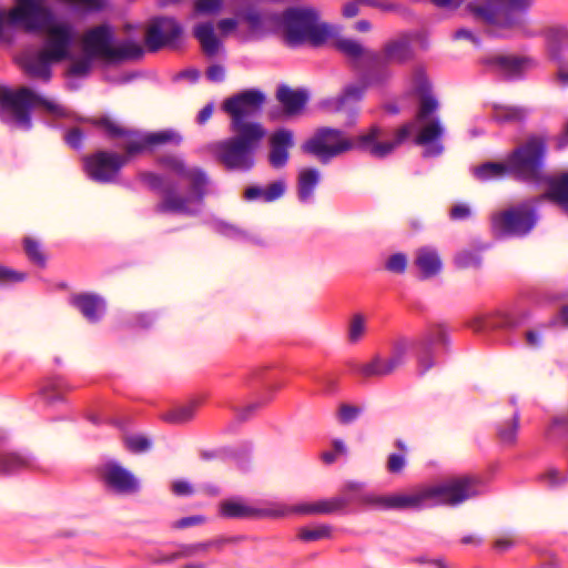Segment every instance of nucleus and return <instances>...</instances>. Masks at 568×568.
Wrapping results in <instances>:
<instances>
[{
    "label": "nucleus",
    "instance_id": "nucleus-59",
    "mask_svg": "<svg viewBox=\"0 0 568 568\" xmlns=\"http://www.w3.org/2000/svg\"><path fill=\"white\" fill-rule=\"evenodd\" d=\"M406 466V457L404 454L392 453L386 463V469L390 474H399Z\"/></svg>",
    "mask_w": 568,
    "mask_h": 568
},
{
    "label": "nucleus",
    "instance_id": "nucleus-60",
    "mask_svg": "<svg viewBox=\"0 0 568 568\" xmlns=\"http://www.w3.org/2000/svg\"><path fill=\"white\" fill-rule=\"evenodd\" d=\"M222 8L221 0H196L194 2V10L197 13H215Z\"/></svg>",
    "mask_w": 568,
    "mask_h": 568
},
{
    "label": "nucleus",
    "instance_id": "nucleus-33",
    "mask_svg": "<svg viewBox=\"0 0 568 568\" xmlns=\"http://www.w3.org/2000/svg\"><path fill=\"white\" fill-rule=\"evenodd\" d=\"M384 53L389 62L405 63L413 58V50L406 39H398L388 42L384 48Z\"/></svg>",
    "mask_w": 568,
    "mask_h": 568
},
{
    "label": "nucleus",
    "instance_id": "nucleus-52",
    "mask_svg": "<svg viewBox=\"0 0 568 568\" xmlns=\"http://www.w3.org/2000/svg\"><path fill=\"white\" fill-rule=\"evenodd\" d=\"M365 333V320L361 314L354 315L348 329V338L352 343L358 342Z\"/></svg>",
    "mask_w": 568,
    "mask_h": 568
},
{
    "label": "nucleus",
    "instance_id": "nucleus-19",
    "mask_svg": "<svg viewBox=\"0 0 568 568\" xmlns=\"http://www.w3.org/2000/svg\"><path fill=\"white\" fill-rule=\"evenodd\" d=\"M276 99L283 106V111L276 109L268 112L272 120H278L282 115L292 116L301 113L305 108L308 95L304 90H294L288 85H281L276 91Z\"/></svg>",
    "mask_w": 568,
    "mask_h": 568
},
{
    "label": "nucleus",
    "instance_id": "nucleus-8",
    "mask_svg": "<svg viewBox=\"0 0 568 568\" xmlns=\"http://www.w3.org/2000/svg\"><path fill=\"white\" fill-rule=\"evenodd\" d=\"M438 108L439 103L434 95L427 93L422 94L415 119L409 122L414 124V129L403 141L404 143L413 134L418 124L419 130L414 136V143L424 146V158H436L444 152V145L440 140L444 136L445 128L439 116L435 115ZM407 123L408 122L405 124Z\"/></svg>",
    "mask_w": 568,
    "mask_h": 568
},
{
    "label": "nucleus",
    "instance_id": "nucleus-32",
    "mask_svg": "<svg viewBox=\"0 0 568 568\" xmlns=\"http://www.w3.org/2000/svg\"><path fill=\"white\" fill-rule=\"evenodd\" d=\"M320 182V172L316 169H303L298 174L297 193L302 202H307Z\"/></svg>",
    "mask_w": 568,
    "mask_h": 568
},
{
    "label": "nucleus",
    "instance_id": "nucleus-28",
    "mask_svg": "<svg viewBox=\"0 0 568 568\" xmlns=\"http://www.w3.org/2000/svg\"><path fill=\"white\" fill-rule=\"evenodd\" d=\"M286 185L282 180L274 181L268 184L265 189L256 185L246 187L244 197L247 201L262 200L263 202L270 203L278 200L285 193Z\"/></svg>",
    "mask_w": 568,
    "mask_h": 568
},
{
    "label": "nucleus",
    "instance_id": "nucleus-4",
    "mask_svg": "<svg viewBox=\"0 0 568 568\" xmlns=\"http://www.w3.org/2000/svg\"><path fill=\"white\" fill-rule=\"evenodd\" d=\"M38 106L58 119L70 115V111L64 105L38 94L28 87L16 90L0 88V120L3 123L29 131L32 128L31 110Z\"/></svg>",
    "mask_w": 568,
    "mask_h": 568
},
{
    "label": "nucleus",
    "instance_id": "nucleus-22",
    "mask_svg": "<svg viewBox=\"0 0 568 568\" xmlns=\"http://www.w3.org/2000/svg\"><path fill=\"white\" fill-rule=\"evenodd\" d=\"M414 265L419 271V277L422 280H428L442 272L443 261L437 250L423 246L415 253Z\"/></svg>",
    "mask_w": 568,
    "mask_h": 568
},
{
    "label": "nucleus",
    "instance_id": "nucleus-53",
    "mask_svg": "<svg viewBox=\"0 0 568 568\" xmlns=\"http://www.w3.org/2000/svg\"><path fill=\"white\" fill-rule=\"evenodd\" d=\"M159 163L161 165L172 170L173 172H175L176 174H179L181 176H183L187 172L184 161L174 155L161 156L159 159Z\"/></svg>",
    "mask_w": 568,
    "mask_h": 568
},
{
    "label": "nucleus",
    "instance_id": "nucleus-62",
    "mask_svg": "<svg viewBox=\"0 0 568 568\" xmlns=\"http://www.w3.org/2000/svg\"><path fill=\"white\" fill-rule=\"evenodd\" d=\"M84 134L79 128L70 129L65 135V143L74 150H79L82 146Z\"/></svg>",
    "mask_w": 568,
    "mask_h": 568
},
{
    "label": "nucleus",
    "instance_id": "nucleus-45",
    "mask_svg": "<svg viewBox=\"0 0 568 568\" xmlns=\"http://www.w3.org/2000/svg\"><path fill=\"white\" fill-rule=\"evenodd\" d=\"M454 262L459 270L479 268L481 266V256L478 251L464 250L456 254Z\"/></svg>",
    "mask_w": 568,
    "mask_h": 568
},
{
    "label": "nucleus",
    "instance_id": "nucleus-25",
    "mask_svg": "<svg viewBox=\"0 0 568 568\" xmlns=\"http://www.w3.org/2000/svg\"><path fill=\"white\" fill-rule=\"evenodd\" d=\"M541 181L547 183L548 189L539 199L557 203L568 211V172H562L558 176L541 175Z\"/></svg>",
    "mask_w": 568,
    "mask_h": 568
},
{
    "label": "nucleus",
    "instance_id": "nucleus-63",
    "mask_svg": "<svg viewBox=\"0 0 568 568\" xmlns=\"http://www.w3.org/2000/svg\"><path fill=\"white\" fill-rule=\"evenodd\" d=\"M204 521H205V518L203 516H200V515L189 516V517H183V518L176 520L172 527L175 529H184V528H187L191 526L201 525Z\"/></svg>",
    "mask_w": 568,
    "mask_h": 568
},
{
    "label": "nucleus",
    "instance_id": "nucleus-44",
    "mask_svg": "<svg viewBox=\"0 0 568 568\" xmlns=\"http://www.w3.org/2000/svg\"><path fill=\"white\" fill-rule=\"evenodd\" d=\"M568 432V420L565 416H555L545 432L549 443L560 442Z\"/></svg>",
    "mask_w": 568,
    "mask_h": 568
},
{
    "label": "nucleus",
    "instance_id": "nucleus-2",
    "mask_svg": "<svg viewBox=\"0 0 568 568\" xmlns=\"http://www.w3.org/2000/svg\"><path fill=\"white\" fill-rule=\"evenodd\" d=\"M413 129V123L403 124L395 131L392 140H384L386 133L379 125H372L366 132L357 135L355 139L346 136L338 129L324 126L317 129L312 138L305 141L302 150L316 156L323 164L355 149L365 151L374 158L383 159L403 144V141L410 134Z\"/></svg>",
    "mask_w": 568,
    "mask_h": 568
},
{
    "label": "nucleus",
    "instance_id": "nucleus-47",
    "mask_svg": "<svg viewBox=\"0 0 568 568\" xmlns=\"http://www.w3.org/2000/svg\"><path fill=\"white\" fill-rule=\"evenodd\" d=\"M94 124L97 126L102 128L110 138H123L135 135V133L131 132L130 130H126L125 128L121 126L119 123L106 116L95 120Z\"/></svg>",
    "mask_w": 568,
    "mask_h": 568
},
{
    "label": "nucleus",
    "instance_id": "nucleus-30",
    "mask_svg": "<svg viewBox=\"0 0 568 568\" xmlns=\"http://www.w3.org/2000/svg\"><path fill=\"white\" fill-rule=\"evenodd\" d=\"M474 175L481 182L491 180H501L508 175H513L509 162L506 159L505 162H486L474 169Z\"/></svg>",
    "mask_w": 568,
    "mask_h": 568
},
{
    "label": "nucleus",
    "instance_id": "nucleus-14",
    "mask_svg": "<svg viewBox=\"0 0 568 568\" xmlns=\"http://www.w3.org/2000/svg\"><path fill=\"white\" fill-rule=\"evenodd\" d=\"M181 24L173 18H155L145 31V48L150 52H158L166 45L174 43L182 34Z\"/></svg>",
    "mask_w": 568,
    "mask_h": 568
},
{
    "label": "nucleus",
    "instance_id": "nucleus-55",
    "mask_svg": "<svg viewBox=\"0 0 568 568\" xmlns=\"http://www.w3.org/2000/svg\"><path fill=\"white\" fill-rule=\"evenodd\" d=\"M524 111L516 108H500L496 110V119L499 122L519 121L524 118Z\"/></svg>",
    "mask_w": 568,
    "mask_h": 568
},
{
    "label": "nucleus",
    "instance_id": "nucleus-23",
    "mask_svg": "<svg viewBox=\"0 0 568 568\" xmlns=\"http://www.w3.org/2000/svg\"><path fill=\"white\" fill-rule=\"evenodd\" d=\"M527 318L528 314L526 312H496L478 320L475 324V329L515 328L521 325Z\"/></svg>",
    "mask_w": 568,
    "mask_h": 568
},
{
    "label": "nucleus",
    "instance_id": "nucleus-10",
    "mask_svg": "<svg viewBox=\"0 0 568 568\" xmlns=\"http://www.w3.org/2000/svg\"><path fill=\"white\" fill-rule=\"evenodd\" d=\"M190 181V195H182L178 192L175 184H170L163 189V197L154 206V211L159 214H183L193 216L199 210L193 209L192 204L201 205L206 195V186L209 183L205 172L201 169L187 170L183 175Z\"/></svg>",
    "mask_w": 568,
    "mask_h": 568
},
{
    "label": "nucleus",
    "instance_id": "nucleus-27",
    "mask_svg": "<svg viewBox=\"0 0 568 568\" xmlns=\"http://www.w3.org/2000/svg\"><path fill=\"white\" fill-rule=\"evenodd\" d=\"M33 459L30 455L19 452H0V475H12L31 469Z\"/></svg>",
    "mask_w": 568,
    "mask_h": 568
},
{
    "label": "nucleus",
    "instance_id": "nucleus-11",
    "mask_svg": "<svg viewBox=\"0 0 568 568\" xmlns=\"http://www.w3.org/2000/svg\"><path fill=\"white\" fill-rule=\"evenodd\" d=\"M546 149V140L538 135L514 149L507 155L513 175L525 182H540Z\"/></svg>",
    "mask_w": 568,
    "mask_h": 568
},
{
    "label": "nucleus",
    "instance_id": "nucleus-6",
    "mask_svg": "<svg viewBox=\"0 0 568 568\" xmlns=\"http://www.w3.org/2000/svg\"><path fill=\"white\" fill-rule=\"evenodd\" d=\"M231 132L232 136L207 144L206 151L226 170H252L255 165L254 153L266 135L244 131Z\"/></svg>",
    "mask_w": 568,
    "mask_h": 568
},
{
    "label": "nucleus",
    "instance_id": "nucleus-46",
    "mask_svg": "<svg viewBox=\"0 0 568 568\" xmlns=\"http://www.w3.org/2000/svg\"><path fill=\"white\" fill-rule=\"evenodd\" d=\"M93 59L94 58L89 53H84L81 58L72 59L67 70L68 75L79 78L87 77L92 69Z\"/></svg>",
    "mask_w": 568,
    "mask_h": 568
},
{
    "label": "nucleus",
    "instance_id": "nucleus-7",
    "mask_svg": "<svg viewBox=\"0 0 568 568\" xmlns=\"http://www.w3.org/2000/svg\"><path fill=\"white\" fill-rule=\"evenodd\" d=\"M530 3V0H483L468 2L467 9L475 20L498 32L520 28Z\"/></svg>",
    "mask_w": 568,
    "mask_h": 568
},
{
    "label": "nucleus",
    "instance_id": "nucleus-61",
    "mask_svg": "<svg viewBox=\"0 0 568 568\" xmlns=\"http://www.w3.org/2000/svg\"><path fill=\"white\" fill-rule=\"evenodd\" d=\"M27 277L23 272H18L7 266L0 265V282L1 283H17L22 282Z\"/></svg>",
    "mask_w": 568,
    "mask_h": 568
},
{
    "label": "nucleus",
    "instance_id": "nucleus-18",
    "mask_svg": "<svg viewBox=\"0 0 568 568\" xmlns=\"http://www.w3.org/2000/svg\"><path fill=\"white\" fill-rule=\"evenodd\" d=\"M112 40L113 34L109 24L91 28L82 37L83 51L93 58H102L109 61Z\"/></svg>",
    "mask_w": 568,
    "mask_h": 568
},
{
    "label": "nucleus",
    "instance_id": "nucleus-20",
    "mask_svg": "<svg viewBox=\"0 0 568 568\" xmlns=\"http://www.w3.org/2000/svg\"><path fill=\"white\" fill-rule=\"evenodd\" d=\"M351 503L346 496H335L312 503H301L292 507L291 511L303 516L329 515L343 510Z\"/></svg>",
    "mask_w": 568,
    "mask_h": 568
},
{
    "label": "nucleus",
    "instance_id": "nucleus-26",
    "mask_svg": "<svg viewBox=\"0 0 568 568\" xmlns=\"http://www.w3.org/2000/svg\"><path fill=\"white\" fill-rule=\"evenodd\" d=\"M495 70L507 79L519 77L528 65V60L517 55L498 54L487 60Z\"/></svg>",
    "mask_w": 568,
    "mask_h": 568
},
{
    "label": "nucleus",
    "instance_id": "nucleus-39",
    "mask_svg": "<svg viewBox=\"0 0 568 568\" xmlns=\"http://www.w3.org/2000/svg\"><path fill=\"white\" fill-rule=\"evenodd\" d=\"M22 244L27 257L39 267H45L47 256L42 250L41 243L31 236H26Z\"/></svg>",
    "mask_w": 568,
    "mask_h": 568
},
{
    "label": "nucleus",
    "instance_id": "nucleus-58",
    "mask_svg": "<svg viewBox=\"0 0 568 568\" xmlns=\"http://www.w3.org/2000/svg\"><path fill=\"white\" fill-rule=\"evenodd\" d=\"M148 141V134L144 136L131 139L124 146V150L126 152V158L141 153L144 149L150 146V143Z\"/></svg>",
    "mask_w": 568,
    "mask_h": 568
},
{
    "label": "nucleus",
    "instance_id": "nucleus-56",
    "mask_svg": "<svg viewBox=\"0 0 568 568\" xmlns=\"http://www.w3.org/2000/svg\"><path fill=\"white\" fill-rule=\"evenodd\" d=\"M539 479L548 488H556L565 484V476L559 475L555 468L547 469L544 474L540 475Z\"/></svg>",
    "mask_w": 568,
    "mask_h": 568
},
{
    "label": "nucleus",
    "instance_id": "nucleus-13",
    "mask_svg": "<svg viewBox=\"0 0 568 568\" xmlns=\"http://www.w3.org/2000/svg\"><path fill=\"white\" fill-rule=\"evenodd\" d=\"M126 162L125 155L98 151L84 159V170L91 180L99 183H111Z\"/></svg>",
    "mask_w": 568,
    "mask_h": 568
},
{
    "label": "nucleus",
    "instance_id": "nucleus-15",
    "mask_svg": "<svg viewBox=\"0 0 568 568\" xmlns=\"http://www.w3.org/2000/svg\"><path fill=\"white\" fill-rule=\"evenodd\" d=\"M100 476L103 484L116 494L131 495L140 490L139 479L118 462L105 463Z\"/></svg>",
    "mask_w": 568,
    "mask_h": 568
},
{
    "label": "nucleus",
    "instance_id": "nucleus-31",
    "mask_svg": "<svg viewBox=\"0 0 568 568\" xmlns=\"http://www.w3.org/2000/svg\"><path fill=\"white\" fill-rule=\"evenodd\" d=\"M145 49L143 45L133 40H125L112 47L109 62L135 61L143 58Z\"/></svg>",
    "mask_w": 568,
    "mask_h": 568
},
{
    "label": "nucleus",
    "instance_id": "nucleus-17",
    "mask_svg": "<svg viewBox=\"0 0 568 568\" xmlns=\"http://www.w3.org/2000/svg\"><path fill=\"white\" fill-rule=\"evenodd\" d=\"M236 14L251 31H258L266 21H276L277 14L268 10V0H237Z\"/></svg>",
    "mask_w": 568,
    "mask_h": 568
},
{
    "label": "nucleus",
    "instance_id": "nucleus-36",
    "mask_svg": "<svg viewBox=\"0 0 568 568\" xmlns=\"http://www.w3.org/2000/svg\"><path fill=\"white\" fill-rule=\"evenodd\" d=\"M566 41L567 33L564 28H551L547 31L548 52L552 60H561Z\"/></svg>",
    "mask_w": 568,
    "mask_h": 568
},
{
    "label": "nucleus",
    "instance_id": "nucleus-49",
    "mask_svg": "<svg viewBox=\"0 0 568 568\" xmlns=\"http://www.w3.org/2000/svg\"><path fill=\"white\" fill-rule=\"evenodd\" d=\"M138 176L139 180L144 183L151 191H159L161 193V199L163 197V189L172 184L171 182L164 183L163 176L153 172H140Z\"/></svg>",
    "mask_w": 568,
    "mask_h": 568
},
{
    "label": "nucleus",
    "instance_id": "nucleus-42",
    "mask_svg": "<svg viewBox=\"0 0 568 568\" xmlns=\"http://www.w3.org/2000/svg\"><path fill=\"white\" fill-rule=\"evenodd\" d=\"M335 48L346 58L357 60L366 53L364 47L351 38H339L334 43Z\"/></svg>",
    "mask_w": 568,
    "mask_h": 568
},
{
    "label": "nucleus",
    "instance_id": "nucleus-40",
    "mask_svg": "<svg viewBox=\"0 0 568 568\" xmlns=\"http://www.w3.org/2000/svg\"><path fill=\"white\" fill-rule=\"evenodd\" d=\"M124 447L133 454H142L151 449L152 440L143 434H129L122 436Z\"/></svg>",
    "mask_w": 568,
    "mask_h": 568
},
{
    "label": "nucleus",
    "instance_id": "nucleus-16",
    "mask_svg": "<svg viewBox=\"0 0 568 568\" xmlns=\"http://www.w3.org/2000/svg\"><path fill=\"white\" fill-rule=\"evenodd\" d=\"M408 347L407 341H399L388 358L375 356L369 363L358 368L359 374L365 377H384L394 373L404 364Z\"/></svg>",
    "mask_w": 568,
    "mask_h": 568
},
{
    "label": "nucleus",
    "instance_id": "nucleus-1",
    "mask_svg": "<svg viewBox=\"0 0 568 568\" xmlns=\"http://www.w3.org/2000/svg\"><path fill=\"white\" fill-rule=\"evenodd\" d=\"M8 19L13 24H23L28 31L44 32L42 47L23 52L18 62L30 78L49 82L52 64L70 59L72 28L65 23H51L52 13L47 0H16Z\"/></svg>",
    "mask_w": 568,
    "mask_h": 568
},
{
    "label": "nucleus",
    "instance_id": "nucleus-9",
    "mask_svg": "<svg viewBox=\"0 0 568 568\" xmlns=\"http://www.w3.org/2000/svg\"><path fill=\"white\" fill-rule=\"evenodd\" d=\"M265 101V94L258 89L244 90L225 99L222 103V110L231 119L230 131H244L266 135L267 131L262 123L250 121L251 118L261 113Z\"/></svg>",
    "mask_w": 568,
    "mask_h": 568
},
{
    "label": "nucleus",
    "instance_id": "nucleus-43",
    "mask_svg": "<svg viewBox=\"0 0 568 568\" xmlns=\"http://www.w3.org/2000/svg\"><path fill=\"white\" fill-rule=\"evenodd\" d=\"M364 89L361 87H347L344 93L335 101V110L338 112L352 109L353 103H357L363 98Z\"/></svg>",
    "mask_w": 568,
    "mask_h": 568
},
{
    "label": "nucleus",
    "instance_id": "nucleus-54",
    "mask_svg": "<svg viewBox=\"0 0 568 568\" xmlns=\"http://www.w3.org/2000/svg\"><path fill=\"white\" fill-rule=\"evenodd\" d=\"M362 413L358 406L342 404L338 409V419L342 424H349L354 422Z\"/></svg>",
    "mask_w": 568,
    "mask_h": 568
},
{
    "label": "nucleus",
    "instance_id": "nucleus-12",
    "mask_svg": "<svg viewBox=\"0 0 568 568\" xmlns=\"http://www.w3.org/2000/svg\"><path fill=\"white\" fill-rule=\"evenodd\" d=\"M537 212L529 203H520L491 217V227L498 236H525L537 223Z\"/></svg>",
    "mask_w": 568,
    "mask_h": 568
},
{
    "label": "nucleus",
    "instance_id": "nucleus-57",
    "mask_svg": "<svg viewBox=\"0 0 568 568\" xmlns=\"http://www.w3.org/2000/svg\"><path fill=\"white\" fill-rule=\"evenodd\" d=\"M407 267V257L404 253L393 254L387 263L386 268L394 273H404Z\"/></svg>",
    "mask_w": 568,
    "mask_h": 568
},
{
    "label": "nucleus",
    "instance_id": "nucleus-41",
    "mask_svg": "<svg viewBox=\"0 0 568 568\" xmlns=\"http://www.w3.org/2000/svg\"><path fill=\"white\" fill-rule=\"evenodd\" d=\"M332 526L321 524L314 527H302L298 529V538L303 541L311 542L321 539H329L332 537Z\"/></svg>",
    "mask_w": 568,
    "mask_h": 568
},
{
    "label": "nucleus",
    "instance_id": "nucleus-24",
    "mask_svg": "<svg viewBox=\"0 0 568 568\" xmlns=\"http://www.w3.org/2000/svg\"><path fill=\"white\" fill-rule=\"evenodd\" d=\"M71 305L79 310V312L90 323L100 321L104 313V302L101 297L94 294L81 293L74 294L70 298Z\"/></svg>",
    "mask_w": 568,
    "mask_h": 568
},
{
    "label": "nucleus",
    "instance_id": "nucleus-64",
    "mask_svg": "<svg viewBox=\"0 0 568 568\" xmlns=\"http://www.w3.org/2000/svg\"><path fill=\"white\" fill-rule=\"evenodd\" d=\"M206 77L211 82H223L225 79V68L222 64H212L207 68Z\"/></svg>",
    "mask_w": 568,
    "mask_h": 568
},
{
    "label": "nucleus",
    "instance_id": "nucleus-51",
    "mask_svg": "<svg viewBox=\"0 0 568 568\" xmlns=\"http://www.w3.org/2000/svg\"><path fill=\"white\" fill-rule=\"evenodd\" d=\"M209 550H210V544H207V541L187 545V546H184L180 552L173 554L171 556L170 560H174V559H178L181 557H193L197 554H205Z\"/></svg>",
    "mask_w": 568,
    "mask_h": 568
},
{
    "label": "nucleus",
    "instance_id": "nucleus-48",
    "mask_svg": "<svg viewBox=\"0 0 568 568\" xmlns=\"http://www.w3.org/2000/svg\"><path fill=\"white\" fill-rule=\"evenodd\" d=\"M150 146L160 144H175L179 145L182 142V136L174 130H163L148 134V141Z\"/></svg>",
    "mask_w": 568,
    "mask_h": 568
},
{
    "label": "nucleus",
    "instance_id": "nucleus-50",
    "mask_svg": "<svg viewBox=\"0 0 568 568\" xmlns=\"http://www.w3.org/2000/svg\"><path fill=\"white\" fill-rule=\"evenodd\" d=\"M67 385L59 379H51L45 383L41 392L48 402H54L62 398L67 390Z\"/></svg>",
    "mask_w": 568,
    "mask_h": 568
},
{
    "label": "nucleus",
    "instance_id": "nucleus-37",
    "mask_svg": "<svg viewBox=\"0 0 568 568\" xmlns=\"http://www.w3.org/2000/svg\"><path fill=\"white\" fill-rule=\"evenodd\" d=\"M434 342L435 339L430 334H427L417 341V346L420 349L417 359L420 374H425L435 365V361L432 354V346Z\"/></svg>",
    "mask_w": 568,
    "mask_h": 568
},
{
    "label": "nucleus",
    "instance_id": "nucleus-38",
    "mask_svg": "<svg viewBox=\"0 0 568 568\" xmlns=\"http://www.w3.org/2000/svg\"><path fill=\"white\" fill-rule=\"evenodd\" d=\"M221 515L225 518H246L257 514V510L240 501L225 500L220 505Z\"/></svg>",
    "mask_w": 568,
    "mask_h": 568
},
{
    "label": "nucleus",
    "instance_id": "nucleus-34",
    "mask_svg": "<svg viewBox=\"0 0 568 568\" xmlns=\"http://www.w3.org/2000/svg\"><path fill=\"white\" fill-rule=\"evenodd\" d=\"M196 408L197 402L193 400L187 404L172 408L171 410L166 412L162 418L166 423L173 425H184L194 418Z\"/></svg>",
    "mask_w": 568,
    "mask_h": 568
},
{
    "label": "nucleus",
    "instance_id": "nucleus-21",
    "mask_svg": "<svg viewBox=\"0 0 568 568\" xmlns=\"http://www.w3.org/2000/svg\"><path fill=\"white\" fill-rule=\"evenodd\" d=\"M294 145L293 132L287 129L276 130L270 138L271 151L268 154L270 164L280 169L288 161V150Z\"/></svg>",
    "mask_w": 568,
    "mask_h": 568
},
{
    "label": "nucleus",
    "instance_id": "nucleus-35",
    "mask_svg": "<svg viewBox=\"0 0 568 568\" xmlns=\"http://www.w3.org/2000/svg\"><path fill=\"white\" fill-rule=\"evenodd\" d=\"M519 413L515 412L508 420L503 422L497 426V436L503 445H515L519 430Z\"/></svg>",
    "mask_w": 568,
    "mask_h": 568
},
{
    "label": "nucleus",
    "instance_id": "nucleus-3",
    "mask_svg": "<svg viewBox=\"0 0 568 568\" xmlns=\"http://www.w3.org/2000/svg\"><path fill=\"white\" fill-rule=\"evenodd\" d=\"M477 483L475 477L459 476L420 487L410 494L369 495L364 501L378 509H408L427 505L454 507L478 495Z\"/></svg>",
    "mask_w": 568,
    "mask_h": 568
},
{
    "label": "nucleus",
    "instance_id": "nucleus-29",
    "mask_svg": "<svg viewBox=\"0 0 568 568\" xmlns=\"http://www.w3.org/2000/svg\"><path fill=\"white\" fill-rule=\"evenodd\" d=\"M193 36L200 42L203 52L207 57L217 54L221 48V41L214 33V26L212 22L199 23L193 29Z\"/></svg>",
    "mask_w": 568,
    "mask_h": 568
},
{
    "label": "nucleus",
    "instance_id": "nucleus-5",
    "mask_svg": "<svg viewBox=\"0 0 568 568\" xmlns=\"http://www.w3.org/2000/svg\"><path fill=\"white\" fill-rule=\"evenodd\" d=\"M284 40L288 47L303 44L320 47L332 36L328 23L321 21L320 12L312 7H291L281 17Z\"/></svg>",
    "mask_w": 568,
    "mask_h": 568
}]
</instances>
